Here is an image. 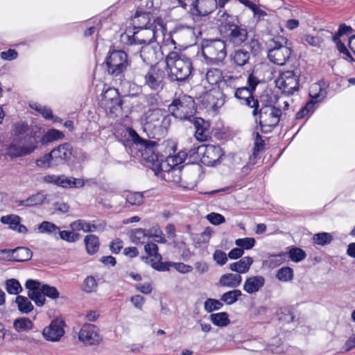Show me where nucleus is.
Segmentation results:
<instances>
[{
  "label": "nucleus",
  "instance_id": "f257e3e1",
  "mask_svg": "<svg viewBox=\"0 0 355 355\" xmlns=\"http://www.w3.org/2000/svg\"><path fill=\"white\" fill-rule=\"evenodd\" d=\"M125 136L132 142L130 146V153L132 156L141 157L146 163L152 164L155 167H158L160 165V162H162L165 158L168 163L171 161L173 162L174 157L171 156V149L168 154L166 152L165 155L159 153V151L163 148V144L160 145L155 141L141 138L131 128L125 129Z\"/></svg>",
  "mask_w": 355,
  "mask_h": 355
},
{
  "label": "nucleus",
  "instance_id": "f03ea898",
  "mask_svg": "<svg viewBox=\"0 0 355 355\" xmlns=\"http://www.w3.org/2000/svg\"><path fill=\"white\" fill-rule=\"evenodd\" d=\"M166 63L168 76L172 80L182 82L191 75L193 69L191 60L186 55L176 51L168 53Z\"/></svg>",
  "mask_w": 355,
  "mask_h": 355
},
{
  "label": "nucleus",
  "instance_id": "7ed1b4c3",
  "mask_svg": "<svg viewBox=\"0 0 355 355\" xmlns=\"http://www.w3.org/2000/svg\"><path fill=\"white\" fill-rule=\"evenodd\" d=\"M37 148V141L31 135H26L15 139L0 151V156L6 160H12L32 153Z\"/></svg>",
  "mask_w": 355,
  "mask_h": 355
},
{
  "label": "nucleus",
  "instance_id": "20e7f679",
  "mask_svg": "<svg viewBox=\"0 0 355 355\" xmlns=\"http://www.w3.org/2000/svg\"><path fill=\"white\" fill-rule=\"evenodd\" d=\"M288 44V39L283 35L270 37L266 42L268 60L275 64L284 65L292 53Z\"/></svg>",
  "mask_w": 355,
  "mask_h": 355
},
{
  "label": "nucleus",
  "instance_id": "39448f33",
  "mask_svg": "<svg viewBox=\"0 0 355 355\" xmlns=\"http://www.w3.org/2000/svg\"><path fill=\"white\" fill-rule=\"evenodd\" d=\"M170 124V116L164 110L155 109L147 116L143 128L148 137L159 139L160 137L164 136Z\"/></svg>",
  "mask_w": 355,
  "mask_h": 355
},
{
  "label": "nucleus",
  "instance_id": "423d86ee",
  "mask_svg": "<svg viewBox=\"0 0 355 355\" xmlns=\"http://www.w3.org/2000/svg\"><path fill=\"white\" fill-rule=\"evenodd\" d=\"M161 18L153 19V24H150L149 28H137L132 32L126 30L125 33L121 35V40L126 44H150L155 42L157 32L158 24Z\"/></svg>",
  "mask_w": 355,
  "mask_h": 355
},
{
  "label": "nucleus",
  "instance_id": "0eeeda50",
  "mask_svg": "<svg viewBox=\"0 0 355 355\" xmlns=\"http://www.w3.org/2000/svg\"><path fill=\"white\" fill-rule=\"evenodd\" d=\"M25 287L28 290V296L38 306H42L45 302V297L55 300L59 297V292L54 286L48 284H42L37 280L28 279Z\"/></svg>",
  "mask_w": 355,
  "mask_h": 355
},
{
  "label": "nucleus",
  "instance_id": "6e6552de",
  "mask_svg": "<svg viewBox=\"0 0 355 355\" xmlns=\"http://www.w3.org/2000/svg\"><path fill=\"white\" fill-rule=\"evenodd\" d=\"M195 105V101L191 96L183 95L173 100L168 106V111L178 119L191 121L196 111Z\"/></svg>",
  "mask_w": 355,
  "mask_h": 355
},
{
  "label": "nucleus",
  "instance_id": "1a4fd4ad",
  "mask_svg": "<svg viewBox=\"0 0 355 355\" xmlns=\"http://www.w3.org/2000/svg\"><path fill=\"white\" fill-rule=\"evenodd\" d=\"M202 53L209 63L218 64L227 55L225 42L220 39L205 41L202 44Z\"/></svg>",
  "mask_w": 355,
  "mask_h": 355
},
{
  "label": "nucleus",
  "instance_id": "9d476101",
  "mask_svg": "<svg viewBox=\"0 0 355 355\" xmlns=\"http://www.w3.org/2000/svg\"><path fill=\"white\" fill-rule=\"evenodd\" d=\"M282 113L281 109L273 106L258 108L259 116L255 119V121L259 124L261 132H270L278 125Z\"/></svg>",
  "mask_w": 355,
  "mask_h": 355
},
{
  "label": "nucleus",
  "instance_id": "9b49d317",
  "mask_svg": "<svg viewBox=\"0 0 355 355\" xmlns=\"http://www.w3.org/2000/svg\"><path fill=\"white\" fill-rule=\"evenodd\" d=\"M197 154L200 157L201 162L206 166H214L220 162L224 153L219 146L201 145L197 148L191 149L190 156Z\"/></svg>",
  "mask_w": 355,
  "mask_h": 355
},
{
  "label": "nucleus",
  "instance_id": "f8f14e48",
  "mask_svg": "<svg viewBox=\"0 0 355 355\" xmlns=\"http://www.w3.org/2000/svg\"><path fill=\"white\" fill-rule=\"evenodd\" d=\"M299 80L300 73L297 71L288 70L279 73L275 80V85L283 94L290 96L298 91Z\"/></svg>",
  "mask_w": 355,
  "mask_h": 355
},
{
  "label": "nucleus",
  "instance_id": "ddd939ff",
  "mask_svg": "<svg viewBox=\"0 0 355 355\" xmlns=\"http://www.w3.org/2000/svg\"><path fill=\"white\" fill-rule=\"evenodd\" d=\"M105 62L108 73L115 76L123 72L129 64L127 53L121 50L110 51Z\"/></svg>",
  "mask_w": 355,
  "mask_h": 355
},
{
  "label": "nucleus",
  "instance_id": "4468645a",
  "mask_svg": "<svg viewBox=\"0 0 355 355\" xmlns=\"http://www.w3.org/2000/svg\"><path fill=\"white\" fill-rule=\"evenodd\" d=\"M220 33L226 42L233 46L241 45L248 37L246 28L239 26L235 22L231 25H225L223 28H220Z\"/></svg>",
  "mask_w": 355,
  "mask_h": 355
},
{
  "label": "nucleus",
  "instance_id": "2eb2a0df",
  "mask_svg": "<svg viewBox=\"0 0 355 355\" xmlns=\"http://www.w3.org/2000/svg\"><path fill=\"white\" fill-rule=\"evenodd\" d=\"M328 84L324 82V89L318 84H314L311 86L309 92V95L311 101L306 103V104L296 114L297 119L303 118L313 110L315 103L322 101L327 95L326 88Z\"/></svg>",
  "mask_w": 355,
  "mask_h": 355
},
{
  "label": "nucleus",
  "instance_id": "dca6fc26",
  "mask_svg": "<svg viewBox=\"0 0 355 355\" xmlns=\"http://www.w3.org/2000/svg\"><path fill=\"white\" fill-rule=\"evenodd\" d=\"M155 42L159 45L162 54L164 52L168 51L169 53L177 49L176 42L173 38L171 33H167L166 24L162 19H159V24H158Z\"/></svg>",
  "mask_w": 355,
  "mask_h": 355
},
{
  "label": "nucleus",
  "instance_id": "f3484780",
  "mask_svg": "<svg viewBox=\"0 0 355 355\" xmlns=\"http://www.w3.org/2000/svg\"><path fill=\"white\" fill-rule=\"evenodd\" d=\"M164 71L157 65L151 66L144 76L145 85L155 91L162 89L164 85Z\"/></svg>",
  "mask_w": 355,
  "mask_h": 355
},
{
  "label": "nucleus",
  "instance_id": "a211bd4d",
  "mask_svg": "<svg viewBox=\"0 0 355 355\" xmlns=\"http://www.w3.org/2000/svg\"><path fill=\"white\" fill-rule=\"evenodd\" d=\"M78 338L86 345H97L101 340L98 328L92 324H85L81 327L78 334Z\"/></svg>",
  "mask_w": 355,
  "mask_h": 355
},
{
  "label": "nucleus",
  "instance_id": "6ab92c4d",
  "mask_svg": "<svg viewBox=\"0 0 355 355\" xmlns=\"http://www.w3.org/2000/svg\"><path fill=\"white\" fill-rule=\"evenodd\" d=\"M233 97H235L239 100L241 104L253 108L252 115L254 116H257L259 103L258 100L254 98L253 92L251 91V89L246 87H238Z\"/></svg>",
  "mask_w": 355,
  "mask_h": 355
},
{
  "label": "nucleus",
  "instance_id": "aec40b11",
  "mask_svg": "<svg viewBox=\"0 0 355 355\" xmlns=\"http://www.w3.org/2000/svg\"><path fill=\"white\" fill-rule=\"evenodd\" d=\"M201 102L207 108L216 111L221 107L225 101V98L218 89H211L201 96Z\"/></svg>",
  "mask_w": 355,
  "mask_h": 355
},
{
  "label": "nucleus",
  "instance_id": "412c9836",
  "mask_svg": "<svg viewBox=\"0 0 355 355\" xmlns=\"http://www.w3.org/2000/svg\"><path fill=\"white\" fill-rule=\"evenodd\" d=\"M64 322L60 319L53 320L42 331L44 338L49 341L56 342L64 334Z\"/></svg>",
  "mask_w": 355,
  "mask_h": 355
},
{
  "label": "nucleus",
  "instance_id": "4be33fe9",
  "mask_svg": "<svg viewBox=\"0 0 355 355\" xmlns=\"http://www.w3.org/2000/svg\"><path fill=\"white\" fill-rule=\"evenodd\" d=\"M216 9V0H195L191 5L189 12L193 16L205 17Z\"/></svg>",
  "mask_w": 355,
  "mask_h": 355
},
{
  "label": "nucleus",
  "instance_id": "5701e85b",
  "mask_svg": "<svg viewBox=\"0 0 355 355\" xmlns=\"http://www.w3.org/2000/svg\"><path fill=\"white\" fill-rule=\"evenodd\" d=\"M240 78L238 76L225 75L220 82L218 90L226 98H233V96L239 85Z\"/></svg>",
  "mask_w": 355,
  "mask_h": 355
},
{
  "label": "nucleus",
  "instance_id": "b1692460",
  "mask_svg": "<svg viewBox=\"0 0 355 355\" xmlns=\"http://www.w3.org/2000/svg\"><path fill=\"white\" fill-rule=\"evenodd\" d=\"M72 146L69 144L60 145L51 151L53 158L54 165L58 166L64 164L72 155Z\"/></svg>",
  "mask_w": 355,
  "mask_h": 355
},
{
  "label": "nucleus",
  "instance_id": "393cba45",
  "mask_svg": "<svg viewBox=\"0 0 355 355\" xmlns=\"http://www.w3.org/2000/svg\"><path fill=\"white\" fill-rule=\"evenodd\" d=\"M191 121L193 122L196 128L195 136L197 140L205 141L211 138V132L210 124L208 121L198 117H194Z\"/></svg>",
  "mask_w": 355,
  "mask_h": 355
},
{
  "label": "nucleus",
  "instance_id": "a878e982",
  "mask_svg": "<svg viewBox=\"0 0 355 355\" xmlns=\"http://www.w3.org/2000/svg\"><path fill=\"white\" fill-rule=\"evenodd\" d=\"M265 284L263 277L257 275L248 277L243 285V290L248 294L258 292Z\"/></svg>",
  "mask_w": 355,
  "mask_h": 355
},
{
  "label": "nucleus",
  "instance_id": "bb28decb",
  "mask_svg": "<svg viewBox=\"0 0 355 355\" xmlns=\"http://www.w3.org/2000/svg\"><path fill=\"white\" fill-rule=\"evenodd\" d=\"M0 221L3 224L8 225L9 227L19 233H26L28 230L24 225L20 224L21 218L15 214L3 216L0 218Z\"/></svg>",
  "mask_w": 355,
  "mask_h": 355
},
{
  "label": "nucleus",
  "instance_id": "cd10ccee",
  "mask_svg": "<svg viewBox=\"0 0 355 355\" xmlns=\"http://www.w3.org/2000/svg\"><path fill=\"white\" fill-rule=\"evenodd\" d=\"M47 195L44 193V191H38L28 198L20 200L18 202L19 206L24 207H34L37 205H42L46 200Z\"/></svg>",
  "mask_w": 355,
  "mask_h": 355
},
{
  "label": "nucleus",
  "instance_id": "c85d7f7f",
  "mask_svg": "<svg viewBox=\"0 0 355 355\" xmlns=\"http://www.w3.org/2000/svg\"><path fill=\"white\" fill-rule=\"evenodd\" d=\"M242 282V277L239 274L227 273L223 275L219 279V285L223 287L235 288Z\"/></svg>",
  "mask_w": 355,
  "mask_h": 355
},
{
  "label": "nucleus",
  "instance_id": "c756f323",
  "mask_svg": "<svg viewBox=\"0 0 355 355\" xmlns=\"http://www.w3.org/2000/svg\"><path fill=\"white\" fill-rule=\"evenodd\" d=\"M214 20L220 28H223L225 25H231L236 20L235 16L230 15L225 8H218V10L214 17Z\"/></svg>",
  "mask_w": 355,
  "mask_h": 355
},
{
  "label": "nucleus",
  "instance_id": "7c9ffc66",
  "mask_svg": "<svg viewBox=\"0 0 355 355\" xmlns=\"http://www.w3.org/2000/svg\"><path fill=\"white\" fill-rule=\"evenodd\" d=\"M253 263L252 258L245 257L239 261L234 262L230 265V269L232 271L236 272L239 275L247 272Z\"/></svg>",
  "mask_w": 355,
  "mask_h": 355
},
{
  "label": "nucleus",
  "instance_id": "2f4dec72",
  "mask_svg": "<svg viewBox=\"0 0 355 355\" xmlns=\"http://www.w3.org/2000/svg\"><path fill=\"white\" fill-rule=\"evenodd\" d=\"M231 60L238 67H243L246 64L250 59V54L248 51L237 49L230 55Z\"/></svg>",
  "mask_w": 355,
  "mask_h": 355
},
{
  "label": "nucleus",
  "instance_id": "473e14b6",
  "mask_svg": "<svg viewBox=\"0 0 355 355\" xmlns=\"http://www.w3.org/2000/svg\"><path fill=\"white\" fill-rule=\"evenodd\" d=\"M132 24L134 26V30L137 28H149L150 24V14L147 12L138 13L137 12L133 17Z\"/></svg>",
  "mask_w": 355,
  "mask_h": 355
},
{
  "label": "nucleus",
  "instance_id": "72a5a7b5",
  "mask_svg": "<svg viewBox=\"0 0 355 355\" xmlns=\"http://www.w3.org/2000/svg\"><path fill=\"white\" fill-rule=\"evenodd\" d=\"M14 254V261L23 262L28 261L33 256L32 251L26 247H17L12 249Z\"/></svg>",
  "mask_w": 355,
  "mask_h": 355
},
{
  "label": "nucleus",
  "instance_id": "f704fd0d",
  "mask_svg": "<svg viewBox=\"0 0 355 355\" xmlns=\"http://www.w3.org/2000/svg\"><path fill=\"white\" fill-rule=\"evenodd\" d=\"M223 76L220 69H211L207 71L203 81L205 80L210 85H219Z\"/></svg>",
  "mask_w": 355,
  "mask_h": 355
},
{
  "label": "nucleus",
  "instance_id": "c9c22d12",
  "mask_svg": "<svg viewBox=\"0 0 355 355\" xmlns=\"http://www.w3.org/2000/svg\"><path fill=\"white\" fill-rule=\"evenodd\" d=\"M300 42L304 45L319 49L322 47L324 40L318 35L304 34L301 37Z\"/></svg>",
  "mask_w": 355,
  "mask_h": 355
},
{
  "label": "nucleus",
  "instance_id": "e433bc0d",
  "mask_svg": "<svg viewBox=\"0 0 355 355\" xmlns=\"http://www.w3.org/2000/svg\"><path fill=\"white\" fill-rule=\"evenodd\" d=\"M84 241L88 254H94L98 250L100 243L96 236L94 234L87 235Z\"/></svg>",
  "mask_w": 355,
  "mask_h": 355
},
{
  "label": "nucleus",
  "instance_id": "4c0bfd02",
  "mask_svg": "<svg viewBox=\"0 0 355 355\" xmlns=\"http://www.w3.org/2000/svg\"><path fill=\"white\" fill-rule=\"evenodd\" d=\"M210 320L218 327H226L230 323L229 315L226 312H220L210 315Z\"/></svg>",
  "mask_w": 355,
  "mask_h": 355
},
{
  "label": "nucleus",
  "instance_id": "58836bf2",
  "mask_svg": "<svg viewBox=\"0 0 355 355\" xmlns=\"http://www.w3.org/2000/svg\"><path fill=\"white\" fill-rule=\"evenodd\" d=\"M15 302L19 311L22 313H28L33 309V305L26 297L18 295Z\"/></svg>",
  "mask_w": 355,
  "mask_h": 355
},
{
  "label": "nucleus",
  "instance_id": "ea45409f",
  "mask_svg": "<svg viewBox=\"0 0 355 355\" xmlns=\"http://www.w3.org/2000/svg\"><path fill=\"white\" fill-rule=\"evenodd\" d=\"M140 56L144 62L151 63L156 59V51L152 46L146 44L141 48Z\"/></svg>",
  "mask_w": 355,
  "mask_h": 355
},
{
  "label": "nucleus",
  "instance_id": "a19ab883",
  "mask_svg": "<svg viewBox=\"0 0 355 355\" xmlns=\"http://www.w3.org/2000/svg\"><path fill=\"white\" fill-rule=\"evenodd\" d=\"M241 295L242 293L240 290L234 289L223 293L220 297V301L231 305L235 303Z\"/></svg>",
  "mask_w": 355,
  "mask_h": 355
},
{
  "label": "nucleus",
  "instance_id": "79ce46f5",
  "mask_svg": "<svg viewBox=\"0 0 355 355\" xmlns=\"http://www.w3.org/2000/svg\"><path fill=\"white\" fill-rule=\"evenodd\" d=\"M6 291L10 295H18L22 291L19 282L16 279H9L5 282Z\"/></svg>",
  "mask_w": 355,
  "mask_h": 355
},
{
  "label": "nucleus",
  "instance_id": "37998d69",
  "mask_svg": "<svg viewBox=\"0 0 355 355\" xmlns=\"http://www.w3.org/2000/svg\"><path fill=\"white\" fill-rule=\"evenodd\" d=\"M131 241L135 244L144 243L149 239V235L144 229H136L131 233Z\"/></svg>",
  "mask_w": 355,
  "mask_h": 355
},
{
  "label": "nucleus",
  "instance_id": "c03bdc74",
  "mask_svg": "<svg viewBox=\"0 0 355 355\" xmlns=\"http://www.w3.org/2000/svg\"><path fill=\"white\" fill-rule=\"evenodd\" d=\"M293 270L288 267L284 266L279 269L276 273V277L281 282H288L293 279Z\"/></svg>",
  "mask_w": 355,
  "mask_h": 355
},
{
  "label": "nucleus",
  "instance_id": "a18cd8bd",
  "mask_svg": "<svg viewBox=\"0 0 355 355\" xmlns=\"http://www.w3.org/2000/svg\"><path fill=\"white\" fill-rule=\"evenodd\" d=\"M333 239L331 234L327 232L318 233L313 236L314 243L322 246L331 243Z\"/></svg>",
  "mask_w": 355,
  "mask_h": 355
},
{
  "label": "nucleus",
  "instance_id": "49530a36",
  "mask_svg": "<svg viewBox=\"0 0 355 355\" xmlns=\"http://www.w3.org/2000/svg\"><path fill=\"white\" fill-rule=\"evenodd\" d=\"M13 326L15 330L19 332L31 329L33 324L29 318H21L15 320Z\"/></svg>",
  "mask_w": 355,
  "mask_h": 355
},
{
  "label": "nucleus",
  "instance_id": "de8ad7c7",
  "mask_svg": "<svg viewBox=\"0 0 355 355\" xmlns=\"http://www.w3.org/2000/svg\"><path fill=\"white\" fill-rule=\"evenodd\" d=\"M140 103L145 107H155L159 103V96L157 94H143L139 97Z\"/></svg>",
  "mask_w": 355,
  "mask_h": 355
},
{
  "label": "nucleus",
  "instance_id": "09e8293b",
  "mask_svg": "<svg viewBox=\"0 0 355 355\" xmlns=\"http://www.w3.org/2000/svg\"><path fill=\"white\" fill-rule=\"evenodd\" d=\"M63 137L64 135L61 131L55 129H51L43 135L41 141L43 144H46L60 139Z\"/></svg>",
  "mask_w": 355,
  "mask_h": 355
},
{
  "label": "nucleus",
  "instance_id": "8fccbe9b",
  "mask_svg": "<svg viewBox=\"0 0 355 355\" xmlns=\"http://www.w3.org/2000/svg\"><path fill=\"white\" fill-rule=\"evenodd\" d=\"M165 175L169 181L175 183L180 182L182 179L180 167L178 166L177 164H174V166L166 172Z\"/></svg>",
  "mask_w": 355,
  "mask_h": 355
},
{
  "label": "nucleus",
  "instance_id": "3c124183",
  "mask_svg": "<svg viewBox=\"0 0 355 355\" xmlns=\"http://www.w3.org/2000/svg\"><path fill=\"white\" fill-rule=\"evenodd\" d=\"M35 163L37 166L44 168H48L55 166L53 164V158L51 152L37 159Z\"/></svg>",
  "mask_w": 355,
  "mask_h": 355
},
{
  "label": "nucleus",
  "instance_id": "603ef678",
  "mask_svg": "<svg viewBox=\"0 0 355 355\" xmlns=\"http://www.w3.org/2000/svg\"><path fill=\"white\" fill-rule=\"evenodd\" d=\"M125 199L130 205L139 206L144 202V196L139 192H131L127 194Z\"/></svg>",
  "mask_w": 355,
  "mask_h": 355
},
{
  "label": "nucleus",
  "instance_id": "864d4df0",
  "mask_svg": "<svg viewBox=\"0 0 355 355\" xmlns=\"http://www.w3.org/2000/svg\"><path fill=\"white\" fill-rule=\"evenodd\" d=\"M38 230L40 233L56 234L58 233V232L59 231V227L51 222L43 221L39 225Z\"/></svg>",
  "mask_w": 355,
  "mask_h": 355
},
{
  "label": "nucleus",
  "instance_id": "5fc2aeb1",
  "mask_svg": "<svg viewBox=\"0 0 355 355\" xmlns=\"http://www.w3.org/2000/svg\"><path fill=\"white\" fill-rule=\"evenodd\" d=\"M97 288V282L95 278L92 276L87 277L83 284L82 289L86 293H92L96 291Z\"/></svg>",
  "mask_w": 355,
  "mask_h": 355
},
{
  "label": "nucleus",
  "instance_id": "6e6d98bb",
  "mask_svg": "<svg viewBox=\"0 0 355 355\" xmlns=\"http://www.w3.org/2000/svg\"><path fill=\"white\" fill-rule=\"evenodd\" d=\"M223 306V303L216 299L209 298L205 302V310L207 313L220 310Z\"/></svg>",
  "mask_w": 355,
  "mask_h": 355
},
{
  "label": "nucleus",
  "instance_id": "4d7b16f0",
  "mask_svg": "<svg viewBox=\"0 0 355 355\" xmlns=\"http://www.w3.org/2000/svg\"><path fill=\"white\" fill-rule=\"evenodd\" d=\"M289 257L295 262H300L306 258L305 252L297 247H293L290 249Z\"/></svg>",
  "mask_w": 355,
  "mask_h": 355
},
{
  "label": "nucleus",
  "instance_id": "13d9d810",
  "mask_svg": "<svg viewBox=\"0 0 355 355\" xmlns=\"http://www.w3.org/2000/svg\"><path fill=\"white\" fill-rule=\"evenodd\" d=\"M145 251L148 256L154 257L155 261H160L162 259L161 254L158 253V246L154 243H148L144 246Z\"/></svg>",
  "mask_w": 355,
  "mask_h": 355
},
{
  "label": "nucleus",
  "instance_id": "bf43d9fd",
  "mask_svg": "<svg viewBox=\"0 0 355 355\" xmlns=\"http://www.w3.org/2000/svg\"><path fill=\"white\" fill-rule=\"evenodd\" d=\"M255 243V239L251 237L238 239L235 241V244L243 250L252 249L254 246Z\"/></svg>",
  "mask_w": 355,
  "mask_h": 355
},
{
  "label": "nucleus",
  "instance_id": "052dcab7",
  "mask_svg": "<svg viewBox=\"0 0 355 355\" xmlns=\"http://www.w3.org/2000/svg\"><path fill=\"white\" fill-rule=\"evenodd\" d=\"M286 253L284 252L271 255L268 261L269 267L274 268L279 266L286 261Z\"/></svg>",
  "mask_w": 355,
  "mask_h": 355
},
{
  "label": "nucleus",
  "instance_id": "680f3d73",
  "mask_svg": "<svg viewBox=\"0 0 355 355\" xmlns=\"http://www.w3.org/2000/svg\"><path fill=\"white\" fill-rule=\"evenodd\" d=\"M73 230L80 231L83 230L85 232H91L90 223L84 220H78L71 224Z\"/></svg>",
  "mask_w": 355,
  "mask_h": 355
},
{
  "label": "nucleus",
  "instance_id": "e2e57ef3",
  "mask_svg": "<svg viewBox=\"0 0 355 355\" xmlns=\"http://www.w3.org/2000/svg\"><path fill=\"white\" fill-rule=\"evenodd\" d=\"M58 233L59 234L60 238L64 241H66L67 242H75L78 239L79 235L78 234H74L72 232L69 231H58Z\"/></svg>",
  "mask_w": 355,
  "mask_h": 355
},
{
  "label": "nucleus",
  "instance_id": "0e129e2a",
  "mask_svg": "<svg viewBox=\"0 0 355 355\" xmlns=\"http://www.w3.org/2000/svg\"><path fill=\"white\" fill-rule=\"evenodd\" d=\"M207 219L213 225H218L225 223V217L217 213L212 212L206 216Z\"/></svg>",
  "mask_w": 355,
  "mask_h": 355
},
{
  "label": "nucleus",
  "instance_id": "69168bd1",
  "mask_svg": "<svg viewBox=\"0 0 355 355\" xmlns=\"http://www.w3.org/2000/svg\"><path fill=\"white\" fill-rule=\"evenodd\" d=\"M214 260L220 266H223L227 261V257L225 252L220 250H216L213 255Z\"/></svg>",
  "mask_w": 355,
  "mask_h": 355
},
{
  "label": "nucleus",
  "instance_id": "338daca9",
  "mask_svg": "<svg viewBox=\"0 0 355 355\" xmlns=\"http://www.w3.org/2000/svg\"><path fill=\"white\" fill-rule=\"evenodd\" d=\"M172 267L174 268L177 271L183 274L191 272L193 270L192 266L182 262H173Z\"/></svg>",
  "mask_w": 355,
  "mask_h": 355
},
{
  "label": "nucleus",
  "instance_id": "774afa93",
  "mask_svg": "<svg viewBox=\"0 0 355 355\" xmlns=\"http://www.w3.org/2000/svg\"><path fill=\"white\" fill-rule=\"evenodd\" d=\"M156 261L152 264V266L159 271H168L173 263L171 261L162 262V260Z\"/></svg>",
  "mask_w": 355,
  "mask_h": 355
}]
</instances>
